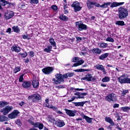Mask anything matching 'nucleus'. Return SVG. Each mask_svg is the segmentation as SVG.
<instances>
[{
    "label": "nucleus",
    "instance_id": "de8ad7c7",
    "mask_svg": "<svg viewBox=\"0 0 130 130\" xmlns=\"http://www.w3.org/2000/svg\"><path fill=\"white\" fill-rule=\"evenodd\" d=\"M20 55L21 56V57L25 58V57H27V56L28 55V53L27 52L23 53H20Z\"/></svg>",
    "mask_w": 130,
    "mask_h": 130
},
{
    "label": "nucleus",
    "instance_id": "ea45409f",
    "mask_svg": "<svg viewBox=\"0 0 130 130\" xmlns=\"http://www.w3.org/2000/svg\"><path fill=\"white\" fill-rule=\"evenodd\" d=\"M80 94L81 93H80L79 92H77L74 93V95H75L76 96H78L76 97V98L77 99H83L85 98V97H81Z\"/></svg>",
    "mask_w": 130,
    "mask_h": 130
},
{
    "label": "nucleus",
    "instance_id": "58836bf2",
    "mask_svg": "<svg viewBox=\"0 0 130 130\" xmlns=\"http://www.w3.org/2000/svg\"><path fill=\"white\" fill-rule=\"evenodd\" d=\"M12 30H13L14 32H16V33H19V32H20V28H19V27H18V26H14L12 27Z\"/></svg>",
    "mask_w": 130,
    "mask_h": 130
},
{
    "label": "nucleus",
    "instance_id": "a211bd4d",
    "mask_svg": "<svg viewBox=\"0 0 130 130\" xmlns=\"http://www.w3.org/2000/svg\"><path fill=\"white\" fill-rule=\"evenodd\" d=\"M86 4L88 9H89V10H90V9H93V8H94V5H95V2L88 1H87Z\"/></svg>",
    "mask_w": 130,
    "mask_h": 130
},
{
    "label": "nucleus",
    "instance_id": "c03bdc74",
    "mask_svg": "<svg viewBox=\"0 0 130 130\" xmlns=\"http://www.w3.org/2000/svg\"><path fill=\"white\" fill-rule=\"evenodd\" d=\"M47 120H48V121H49L50 122H53V121H54V120H55L54 119V117L51 116H49L47 118Z\"/></svg>",
    "mask_w": 130,
    "mask_h": 130
},
{
    "label": "nucleus",
    "instance_id": "4d7b16f0",
    "mask_svg": "<svg viewBox=\"0 0 130 130\" xmlns=\"http://www.w3.org/2000/svg\"><path fill=\"white\" fill-rule=\"evenodd\" d=\"M127 93H128V90H123L121 93V95L124 96Z\"/></svg>",
    "mask_w": 130,
    "mask_h": 130
},
{
    "label": "nucleus",
    "instance_id": "20e7f679",
    "mask_svg": "<svg viewBox=\"0 0 130 130\" xmlns=\"http://www.w3.org/2000/svg\"><path fill=\"white\" fill-rule=\"evenodd\" d=\"M14 108L12 106H7L3 109H1L0 112L3 113V115H7L9 114V112H11L13 110Z\"/></svg>",
    "mask_w": 130,
    "mask_h": 130
},
{
    "label": "nucleus",
    "instance_id": "774afa93",
    "mask_svg": "<svg viewBox=\"0 0 130 130\" xmlns=\"http://www.w3.org/2000/svg\"><path fill=\"white\" fill-rule=\"evenodd\" d=\"M24 104H25V102H21L19 104V105H20V106H23V105H24Z\"/></svg>",
    "mask_w": 130,
    "mask_h": 130
},
{
    "label": "nucleus",
    "instance_id": "052dcab7",
    "mask_svg": "<svg viewBox=\"0 0 130 130\" xmlns=\"http://www.w3.org/2000/svg\"><path fill=\"white\" fill-rule=\"evenodd\" d=\"M119 107V104H115L113 106V108H118Z\"/></svg>",
    "mask_w": 130,
    "mask_h": 130
},
{
    "label": "nucleus",
    "instance_id": "f03ea898",
    "mask_svg": "<svg viewBox=\"0 0 130 130\" xmlns=\"http://www.w3.org/2000/svg\"><path fill=\"white\" fill-rule=\"evenodd\" d=\"M55 78H53L52 81L54 82V83L57 85L58 84H60V83L62 82H64V78H63V75L61 74H56L55 75Z\"/></svg>",
    "mask_w": 130,
    "mask_h": 130
},
{
    "label": "nucleus",
    "instance_id": "cd10ccee",
    "mask_svg": "<svg viewBox=\"0 0 130 130\" xmlns=\"http://www.w3.org/2000/svg\"><path fill=\"white\" fill-rule=\"evenodd\" d=\"M109 54L108 53H105L104 54H102L101 56H99V58L101 60H104L105 58H107Z\"/></svg>",
    "mask_w": 130,
    "mask_h": 130
},
{
    "label": "nucleus",
    "instance_id": "aec40b11",
    "mask_svg": "<svg viewBox=\"0 0 130 130\" xmlns=\"http://www.w3.org/2000/svg\"><path fill=\"white\" fill-rule=\"evenodd\" d=\"M11 50L12 51H15V52H17V53H18V52H20V51H21V48L17 46H13L11 47Z\"/></svg>",
    "mask_w": 130,
    "mask_h": 130
},
{
    "label": "nucleus",
    "instance_id": "bf43d9fd",
    "mask_svg": "<svg viewBox=\"0 0 130 130\" xmlns=\"http://www.w3.org/2000/svg\"><path fill=\"white\" fill-rule=\"evenodd\" d=\"M76 99V96H73L71 100H68V102H73Z\"/></svg>",
    "mask_w": 130,
    "mask_h": 130
},
{
    "label": "nucleus",
    "instance_id": "0eeeda50",
    "mask_svg": "<svg viewBox=\"0 0 130 130\" xmlns=\"http://www.w3.org/2000/svg\"><path fill=\"white\" fill-rule=\"evenodd\" d=\"M82 80H86L88 82H94L96 80L95 77H93L92 74H88L82 78Z\"/></svg>",
    "mask_w": 130,
    "mask_h": 130
},
{
    "label": "nucleus",
    "instance_id": "7ed1b4c3",
    "mask_svg": "<svg viewBox=\"0 0 130 130\" xmlns=\"http://www.w3.org/2000/svg\"><path fill=\"white\" fill-rule=\"evenodd\" d=\"M118 81L120 84H130V78H126L125 75H123L118 78Z\"/></svg>",
    "mask_w": 130,
    "mask_h": 130
},
{
    "label": "nucleus",
    "instance_id": "473e14b6",
    "mask_svg": "<svg viewBox=\"0 0 130 130\" xmlns=\"http://www.w3.org/2000/svg\"><path fill=\"white\" fill-rule=\"evenodd\" d=\"M51 49H52V46H48L47 48H46L44 49V51H45V52H47L48 53H49V52L51 51Z\"/></svg>",
    "mask_w": 130,
    "mask_h": 130
},
{
    "label": "nucleus",
    "instance_id": "4be33fe9",
    "mask_svg": "<svg viewBox=\"0 0 130 130\" xmlns=\"http://www.w3.org/2000/svg\"><path fill=\"white\" fill-rule=\"evenodd\" d=\"M22 86L23 88H30L31 87V82H28V81H25L22 83Z\"/></svg>",
    "mask_w": 130,
    "mask_h": 130
},
{
    "label": "nucleus",
    "instance_id": "7c9ffc66",
    "mask_svg": "<svg viewBox=\"0 0 130 130\" xmlns=\"http://www.w3.org/2000/svg\"><path fill=\"white\" fill-rule=\"evenodd\" d=\"M34 120H35V118L32 116H30L27 121L29 122V123H30V124L32 125V124H34Z\"/></svg>",
    "mask_w": 130,
    "mask_h": 130
},
{
    "label": "nucleus",
    "instance_id": "3c124183",
    "mask_svg": "<svg viewBox=\"0 0 130 130\" xmlns=\"http://www.w3.org/2000/svg\"><path fill=\"white\" fill-rule=\"evenodd\" d=\"M51 9H52V10L53 11H54L55 12H56V11H57V6H56V5H52L51 6Z\"/></svg>",
    "mask_w": 130,
    "mask_h": 130
},
{
    "label": "nucleus",
    "instance_id": "c756f323",
    "mask_svg": "<svg viewBox=\"0 0 130 130\" xmlns=\"http://www.w3.org/2000/svg\"><path fill=\"white\" fill-rule=\"evenodd\" d=\"M84 103L82 102H73V104H74L76 107H78L79 106H81V107H84Z\"/></svg>",
    "mask_w": 130,
    "mask_h": 130
},
{
    "label": "nucleus",
    "instance_id": "6e6552de",
    "mask_svg": "<svg viewBox=\"0 0 130 130\" xmlns=\"http://www.w3.org/2000/svg\"><path fill=\"white\" fill-rule=\"evenodd\" d=\"M20 114V112L17 110H15L13 111V112L11 113L8 115V118H10V119H14V118H16L18 116V115Z\"/></svg>",
    "mask_w": 130,
    "mask_h": 130
},
{
    "label": "nucleus",
    "instance_id": "423d86ee",
    "mask_svg": "<svg viewBox=\"0 0 130 130\" xmlns=\"http://www.w3.org/2000/svg\"><path fill=\"white\" fill-rule=\"evenodd\" d=\"M76 26L78 27L79 31H83V30H87V26L86 24L82 23L79 21L76 22Z\"/></svg>",
    "mask_w": 130,
    "mask_h": 130
},
{
    "label": "nucleus",
    "instance_id": "393cba45",
    "mask_svg": "<svg viewBox=\"0 0 130 130\" xmlns=\"http://www.w3.org/2000/svg\"><path fill=\"white\" fill-rule=\"evenodd\" d=\"M56 124L58 127H62L66 124L63 121L60 120L56 122Z\"/></svg>",
    "mask_w": 130,
    "mask_h": 130
},
{
    "label": "nucleus",
    "instance_id": "39448f33",
    "mask_svg": "<svg viewBox=\"0 0 130 130\" xmlns=\"http://www.w3.org/2000/svg\"><path fill=\"white\" fill-rule=\"evenodd\" d=\"M105 99L107 101H109V102L116 101L117 100L116 99V95L113 93H110L108 96H106Z\"/></svg>",
    "mask_w": 130,
    "mask_h": 130
},
{
    "label": "nucleus",
    "instance_id": "603ef678",
    "mask_svg": "<svg viewBox=\"0 0 130 130\" xmlns=\"http://www.w3.org/2000/svg\"><path fill=\"white\" fill-rule=\"evenodd\" d=\"M30 4H38L39 3V1L38 0H30Z\"/></svg>",
    "mask_w": 130,
    "mask_h": 130
},
{
    "label": "nucleus",
    "instance_id": "9b49d317",
    "mask_svg": "<svg viewBox=\"0 0 130 130\" xmlns=\"http://www.w3.org/2000/svg\"><path fill=\"white\" fill-rule=\"evenodd\" d=\"M14 12L8 10L5 13V18L6 20H9V19H12V17H14Z\"/></svg>",
    "mask_w": 130,
    "mask_h": 130
},
{
    "label": "nucleus",
    "instance_id": "5701e85b",
    "mask_svg": "<svg viewBox=\"0 0 130 130\" xmlns=\"http://www.w3.org/2000/svg\"><path fill=\"white\" fill-rule=\"evenodd\" d=\"M105 120L107 121V122H109V123H110L111 125H115V123H114V122H113V120H112L111 118H110V117H106Z\"/></svg>",
    "mask_w": 130,
    "mask_h": 130
},
{
    "label": "nucleus",
    "instance_id": "2eb2a0df",
    "mask_svg": "<svg viewBox=\"0 0 130 130\" xmlns=\"http://www.w3.org/2000/svg\"><path fill=\"white\" fill-rule=\"evenodd\" d=\"M95 68L97 70H100V71H102L104 75H106V71H105V69L104 67H103L102 64H98L95 66Z\"/></svg>",
    "mask_w": 130,
    "mask_h": 130
},
{
    "label": "nucleus",
    "instance_id": "6e6d98bb",
    "mask_svg": "<svg viewBox=\"0 0 130 130\" xmlns=\"http://www.w3.org/2000/svg\"><path fill=\"white\" fill-rule=\"evenodd\" d=\"M25 4H24V3H21L19 5V7H20L21 9H25Z\"/></svg>",
    "mask_w": 130,
    "mask_h": 130
},
{
    "label": "nucleus",
    "instance_id": "f3484780",
    "mask_svg": "<svg viewBox=\"0 0 130 130\" xmlns=\"http://www.w3.org/2000/svg\"><path fill=\"white\" fill-rule=\"evenodd\" d=\"M32 125H33L35 127H38L39 129H42V128L44 127L43 124L39 122H37L36 123L34 122V124H32Z\"/></svg>",
    "mask_w": 130,
    "mask_h": 130
},
{
    "label": "nucleus",
    "instance_id": "5fc2aeb1",
    "mask_svg": "<svg viewBox=\"0 0 130 130\" xmlns=\"http://www.w3.org/2000/svg\"><path fill=\"white\" fill-rule=\"evenodd\" d=\"M24 77V74H22L19 78V82H23V81H24V78L23 77Z\"/></svg>",
    "mask_w": 130,
    "mask_h": 130
},
{
    "label": "nucleus",
    "instance_id": "a18cd8bd",
    "mask_svg": "<svg viewBox=\"0 0 130 130\" xmlns=\"http://www.w3.org/2000/svg\"><path fill=\"white\" fill-rule=\"evenodd\" d=\"M102 81L105 83H107V82H109V81H110V78H109L108 77H105L102 79Z\"/></svg>",
    "mask_w": 130,
    "mask_h": 130
},
{
    "label": "nucleus",
    "instance_id": "dca6fc26",
    "mask_svg": "<svg viewBox=\"0 0 130 130\" xmlns=\"http://www.w3.org/2000/svg\"><path fill=\"white\" fill-rule=\"evenodd\" d=\"M123 4H124V2H121V3L113 2V3H111L110 8H112V9L113 8H116V7L121 6V5H123Z\"/></svg>",
    "mask_w": 130,
    "mask_h": 130
},
{
    "label": "nucleus",
    "instance_id": "69168bd1",
    "mask_svg": "<svg viewBox=\"0 0 130 130\" xmlns=\"http://www.w3.org/2000/svg\"><path fill=\"white\" fill-rule=\"evenodd\" d=\"M94 6H95V7H100V8H101V5L99 4H97L95 2V4H94Z\"/></svg>",
    "mask_w": 130,
    "mask_h": 130
},
{
    "label": "nucleus",
    "instance_id": "0e129e2a",
    "mask_svg": "<svg viewBox=\"0 0 130 130\" xmlns=\"http://www.w3.org/2000/svg\"><path fill=\"white\" fill-rule=\"evenodd\" d=\"M76 40H77V41H81L82 40V38L80 37H77Z\"/></svg>",
    "mask_w": 130,
    "mask_h": 130
},
{
    "label": "nucleus",
    "instance_id": "6ab92c4d",
    "mask_svg": "<svg viewBox=\"0 0 130 130\" xmlns=\"http://www.w3.org/2000/svg\"><path fill=\"white\" fill-rule=\"evenodd\" d=\"M91 51L94 54H101L102 52V50L99 48H94L91 50Z\"/></svg>",
    "mask_w": 130,
    "mask_h": 130
},
{
    "label": "nucleus",
    "instance_id": "ddd939ff",
    "mask_svg": "<svg viewBox=\"0 0 130 130\" xmlns=\"http://www.w3.org/2000/svg\"><path fill=\"white\" fill-rule=\"evenodd\" d=\"M6 5H9L8 7H11V6L13 5V3H9V2L6 1V0H0V10H2L3 9L2 8V6L4 7L6 6ZM1 16H2V14L0 13V17Z\"/></svg>",
    "mask_w": 130,
    "mask_h": 130
},
{
    "label": "nucleus",
    "instance_id": "4c0bfd02",
    "mask_svg": "<svg viewBox=\"0 0 130 130\" xmlns=\"http://www.w3.org/2000/svg\"><path fill=\"white\" fill-rule=\"evenodd\" d=\"M49 42L54 47H56V44H55V42H54V39L50 38L49 39Z\"/></svg>",
    "mask_w": 130,
    "mask_h": 130
},
{
    "label": "nucleus",
    "instance_id": "09e8293b",
    "mask_svg": "<svg viewBox=\"0 0 130 130\" xmlns=\"http://www.w3.org/2000/svg\"><path fill=\"white\" fill-rule=\"evenodd\" d=\"M121 109L124 111V112H127V111L128 110V107H122L121 108Z\"/></svg>",
    "mask_w": 130,
    "mask_h": 130
},
{
    "label": "nucleus",
    "instance_id": "680f3d73",
    "mask_svg": "<svg viewBox=\"0 0 130 130\" xmlns=\"http://www.w3.org/2000/svg\"><path fill=\"white\" fill-rule=\"evenodd\" d=\"M86 95H88V93L87 92H82L80 93V96H86Z\"/></svg>",
    "mask_w": 130,
    "mask_h": 130
},
{
    "label": "nucleus",
    "instance_id": "bb28decb",
    "mask_svg": "<svg viewBox=\"0 0 130 130\" xmlns=\"http://www.w3.org/2000/svg\"><path fill=\"white\" fill-rule=\"evenodd\" d=\"M32 87L34 88H38V87H39V81L37 80H34L32 81Z\"/></svg>",
    "mask_w": 130,
    "mask_h": 130
},
{
    "label": "nucleus",
    "instance_id": "2f4dec72",
    "mask_svg": "<svg viewBox=\"0 0 130 130\" xmlns=\"http://www.w3.org/2000/svg\"><path fill=\"white\" fill-rule=\"evenodd\" d=\"M7 105H9V102H4V101H1L0 102V108H3Z\"/></svg>",
    "mask_w": 130,
    "mask_h": 130
},
{
    "label": "nucleus",
    "instance_id": "864d4df0",
    "mask_svg": "<svg viewBox=\"0 0 130 130\" xmlns=\"http://www.w3.org/2000/svg\"><path fill=\"white\" fill-rule=\"evenodd\" d=\"M79 57H75L73 58V62H77V61L79 60Z\"/></svg>",
    "mask_w": 130,
    "mask_h": 130
},
{
    "label": "nucleus",
    "instance_id": "c85d7f7f",
    "mask_svg": "<svg viewBox=\"0 0 130 130\" xmlns=\"http://www.w3.org/2000/svg\"><path fill=\"white\" fill-rule=\"evenodd\" d=\"M84 62V61L83 59H81L80 60H78L77 63H75L73 64V67H78L79 66H81V64H83Z\"/></svg>",
    "mask_w": 130,
    "mask_h": 130
},
{
    "label": "nucleus",
    "instance_id": "49530a36",
    "mask_svg": "<svg viewBox=\"0 0 130 130\" xmlns=\"http://www.w3.org/2000/svg\"><path fill=\"white\" fill-rule=\"evenodd\" d=\"M16 124L19 125V126H21L22 125V122H21V120L20 119H18L15 121Z\"/></svg>",
    "mask_w": 130,
    "mask_h": 130
},
{
    "label": "nucleus",
    "instance_id": "8fccbe9b",
    "mask_svg": "<svg viewBox=\"0 0 130 130\" xmlns=\"http://www.w3.org/2000/svg\"><path fill=\"white\" fill-rule=\"evenodd\" d=\"M106 41H109V42H113L114 40L111 37H108L106 39Z\"/></svg>",
    "mask_w": 130,
    "mask_h": 130
},
{
    "label": "nucleus",
    "instance_id": "f257e3e1",
    "mask_svg": "<svg viewBox=\"0 0 130 130\" xmlns=\"http://www.w3.org/2000/svg\"><path fill=\"white\" fill-rule=\"evenodd\" d=\"M119 19L120 20H123L128 16V11L127 9L124 8L120 7L118 9Z\"/></svg>",
    "mask_w": 130,
    "mask_h": 130
},
{
    "label": "nucleus",
    "instance_id": "412c9836",
    "mask_svg": "<svg viewBox=\"0 0 130 130\" xmlns=\"http://www.w3.org/2000/svg\"><path fill=\"white\" fill-rule=\"evenodd\" d=\"M74 75H75V73H67L65 74H63V78L64 79H68V78H72V77H74Z\"/></svg>",
    "mask_w": 130,
    "mask_h": 130
},
{
    "label": "nucleus",
    "instance_id": "e433bc0d",
    "mask_svg": "<svg viewBox=\"0 0 130 130\" xmlns=\"http://www.w3.org/2000/svg\"><path fill=\"white\" fill-rule=\"evenodd\" d=\"M59 19L63 21H68L69 20V18L64 15H60Z\"/></svg>",
    "mask_w": 130,
    "mask_h": 130
},
{
    "label": "nucleus",
    "instance_id": "c9c22d12",
    "mask_svg": "<svg viewBox=\"0 0 130 130\" xmlns=\"http://www.w3.org/2000/svg\"><path fill=\"white\" fill-rule=\"evenodd\" d=\"M111 5V2L104 3L102 5H101V8H107Z\"/></svg>",
    "mask_w": 130,
    "mask_h": 130
},
{
    "label": "nucleus",
    "instance_id": "4468645a",
    "mask_svg": "<svg viewBox=\"0 0 130 130\" xmlns=\"http://www.w3.org/2000/svg\"><path fill=\"white\" fill-rule=\"evenodd\" d=\"M53 71V68L52 67H47L44 68L42 70L43 73L45 74V75H49V74H51Z\"/></svg>",
    "mask_w": 130,
    "mask_h": 130
},
{
    "label": "nucleus",
    "instance_id": "9d476101",
    "mask_svg": "<svg viewBox=\"0 0 130 130\" xmlns=\"http://www.w3.org/2000/svg\"><path fill=\"white\" fill-rule=\"evenodd\" d=\"M64 110L66 111V114H67V115H68L70 117L76 116V113H77V111L68 110V109H64Z\"/></svg>",
    "mask_w": 130,
    "mask_h": 130
},
{
    "label": "nucleus",
    "instance_id": "b1692460",
    "mask_svg": "<svg viewBox=\"0 0 130 130\" xmlns=\"http://www.w3.org/2000/svg\"><path fill=\"white\" fill-rule=\"evenodd\" d=\"M9 118L4 115H0V122H5V121H8Z\"/></svg>",
    "mask_w": 130,
    "mask_h": 130
},
{
    "label": "nucleus",
    "instance_id": "a19ab883",
    "mask_svg": "<svg viewBox=\"0 0 130 130\" xmlns=\"http://www.w3.org/2000/svg\"><path fill=\"white\" fill-rule=\"evenodd\" d=\"M116 25H118L119 26H124V22L123 21H117L115 23Z\"/></svg>",
    "mask_w": 130,
    "mask_h": 130
},
{
    "label": "nucleus",
    "instance_id": "1a4fd4ad",
    "mask_svg": "<svg viewBox=\"0 0 130 130\" xmlns=\"http://www.w3.org/2000/svg\"><path fill=\"white\" fill-rule=\"evenodd\" d=\"M72 8L74 9V12H79L80 10H82V7L80 6V3L78 2H74L73 4L72 5Z\"/></svg>",
    "mask_w": 130,
    "mask_h": 130
},
{
    "label": "nucleus",
    "instance_id": "37998d69",
    "mask_svg": "<svg viewBox=\"0 0 130 130\" xmlns=\"http://www.w3.org/2000/svg\"><path fill=\"white\" fill-rule=\"evenodd\" d=\"M20 71H21V67H15V68L13 70V73L14 74H17V73H18V72H20Z\"/></svg>",
    "mask_w": 130,
    "mask_h": 130
},
{
    "label": "nucleus",
    "instance_id": "f704fd0d",
    "mask_svg": "<svg viewBox=\"0 0 130 130\" xmlns=\"http://www.w3.org/2000/svg\"><path fill=\"white\" fill-rule=\"evenodd\" d=\"M74 72H76L77 73H82L83 72H89V70L88 69H76L74 70Z\"/></svg>",
    "mask_w": 130,
    "mask_h": 130
},
{
    "label": "nucleus",
    "instance_id": "f8f14e48",
    "mask_svg": "<svg viewBox=\"0 0 130 130\" xmlns=\"http://www.w3.org/2000/svg\"><path fill=\"white\" fill-rule=\"evenodd\" d=\"M28 99H31L32 100H34V101H37L40 100L41 99V97L39 94H34L33 95H29L28 96Z\"/></svg>",
    "mask_w": 130,
    "mask_h": 130
},
{
    "label": "nucleus",
    "instance_id": "a878e982",
    "mask_svg": "<svg viewBox=\"0 0 130 130\" xmlns=\"http://www.w3.org/2000/svg\"><path fill=\"white\" fill-rule=\"evenodd\" d=\"M82 116L83 118H84V119H85L86 121H87L88 123H91V122H92V119H93V118H90L84 114H83Z\"/></svg>",
    "mask_w": 130,
    "mask_h": 130
},
{
    "label": "nucleus",
    "instance_id": "e2e57ef3",
    "mask_svg": "<svg viewBox=\"0 0 130 130\" xmlns=\"http://www.w3.org/2000/svg\"><path fill=\"white\" fill-rule=\"evenodd\" d=\"M11 31H12V28H9L8 29L6 30L7 33H10L11 34Z\"/></svg>",
    "mask_w": 130,
    "mask_h": 130
},
{
    "label": "nucleus",
    "instance_id": "13d9d810",
    "mask_svg": "<svg viewBox=\"0 0 130 130\" xmlns=\"http://www.w3.org/2000/svg\"><path fill=\"white\" fill-rule=\"evenodd\" d=\"M28 53L30 56H31V57L34 56V52L33 51H29Z\"/></svg>",
    "mask_w": 130,
    "mask_h": 130
},
{
    "label": "nucleus",
    "instance_id": "79ce46f5",
    "mask_svg": "<svg viewBox=\"0 0 130 130\" xmlns=\"http://www.w3.org/2000/svg\"><path fill=\"white\" fill-rule=\"evenodd\" d=\"M108 47V44L105 43H102L100 44V46L101 48H106V47Z\"/></svg>",
    "mask_w": 130,
    "mask_h": 130
},
{
    "label": "nucleus",
    "instance_id": "72a5a7b5",
    "mask_svg": "<svg viewBox=\"0 0 130 130\" xmlns=\"http://www.w3.org/2000/svg\"><path fill=\"white\" fill-rule=\"evenodd\" d=\"M45 107H48V108H50L51 109H53V110H54L56 112L57 111V107H53V106H52V105H46Z\"/></svg>",
    "mask_w": 130,
    "mask_h": 130
},
{
    "label": "nucleus",
    "instance_id": "338daca9",
    "mask_svg": "<svg viewBox=\"0 0 130 130\" xmlns=\"http://www.w3.org/2000/svg\"><path fill=\"white\" fill-rule=\"evenodd\" d=\"M80 55H85L87 54V52H81L80 53Z\"/></svg>",
    "mask_w": 130,
    "mask_h": 130
}]
</instances>
